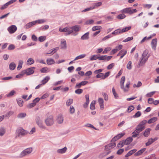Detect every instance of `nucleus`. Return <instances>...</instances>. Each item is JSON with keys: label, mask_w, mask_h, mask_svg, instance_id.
<instances>
[{"label": "nucleus", "mask_w": 159, "mask_h": 159, "mask_svg": "<svg viewBox=\"0 0 159 159\" xmlns=\"http://www.w3.org/2000/svg\"><path fill=\"white\" fill-rule=\"evenodd\" d=\"M17 28L15 25H12L8 28V30L10 34L14 33L17 30Z\"/></svg>", "instance_id": "obj_11"}, {"label": "nucleus", "mask_w": 159, "mask_h": 159, "mask_svg": "<svg viewBox=\"0 0 159 159\" xmlns=\"http://www.w3.org/2000/svg\"><path fill=\"white\" fill-rule=\"evenodd\" d=\"M125 144V142L124 140H123L120 141L117 145V147L121 148L124 146V145Z\"/></svg>", "instance_id": "obj_29"}, {"label": "nucleus", "mask_w": 159, "mask_h": 159, "mask_svg": "<svg viewBox=\"0 0 159 159\" xmlns=\"http://www.w3.org/2000/svg\"><path fill=\"white\" fill-rule=\"evenodd\" d=\"M32 151V149L31 148L26 149L21 152L18 157L19 158L23 157L30 153Z\"/></svg>", "instance_id": "obj_2"}, {"label": "nucleus", "mask_w": 159, "mask_h": 159, "mask_svg": "<svg viewBox=\"0 0 159 159\" xmlns=\"http://www.w3.org/2000/svg\"><path fill=\"white\" fill-rule=\"evenodd\" d=\"M137 11H123L122 12L125 13H128L131 14L132 13H135Z\"/></svg>", "instance_id": "obj_43"}, {"label": "nucleus", "mask_w": 159, "mask_h": 159, "mask_svg": "<svg viewBox=\"0 0 159 159\" xmlns=\"http://www.w3.org/2000/svg\"><path fill=\"white\" fill-rule=\"evenodd\" d=\"M71 28L73 30V34L74 36H76L78 34H76L75 32H78L80 31L81 29V26L79 25H75L71 27Z\"/></svg>", "instance_id": "obj_5"}, {"label": "nucleus", "mask_w": 159, "mask_h": 159, "mask_svg": "<svg viewBox=\"0 0 159 159\" xmlns=\"http://www.w3.org/2000/svg\"><path fill=\"white\" fill-rule=\"evenodd\" d=\"M73 99H70L67 100L66 102V105L67 106H70L73 103Z\"/></svg>", "instance_id": "obj_47"}, {"label": "nucleus", "mask_w": 159, "mask_h": 159, "mask_svg": "<svg viewBox=\"0 0 159 159\" xmlns=\"http://www.w3.org/2000/svg\"><path fill=\"white\" fill-rule=\"evenodd\" d=\"M88 83V82L86 81H82L80 83H78L75 86V88H80L81 86L84 85Z\"/></svg>", "instance_id": "obj_17"}, {"label": "nucleus", "mask_w": 159, "mask_h": 159, "mask_svg": "<svg viewBox=\"0 0 159 159\" xmlns=\"http://www.w3.org/2000/svg\"><path fill=\"white\" fill-rule=\"evenodd\" d=\"M48 70V68L47 67H44L40 71L42 73L47 72V71Z\"/></svg>", "instance_id": "obj_62"}, {"label": "nucleus", "mask_w": 159, "mask_h": 159, "mask_svg": "<svg viewBox=\"0 0 159 159\" xmlns=\"http://www.w3.org/2000/svg\"><path fill=\"white\" fill-rule=\"evenodd\" d=\"M16 66L14 62H12L9 64V69L11 70H13L15 68Z\"/></svg>", "instance_id": "obj_32"}, {"label": "nucleus", "mask_w": 159, "mask_h": 159, "mask_svg": "<svg viewBox=\"0 0 159 159\" xmlns=\"http://www.w3.org/2000/svg\"><path fill=\"white\" fill-rule=\"evenodd\" d=\"M45 21V20L43 19H40L34 21L35 22V24L36 23L42 24L44 23Z\"/></svg>", "instance_id": "obj_52"}, {"label": "nucleus", "mask_w": 159, "mask_h": 159, "mask_svg": "<svg viewBox=\"0 0 159 159\" xmlns=\"http://www.w3.org/2000/svg\"><path fill=\"white\" fill-rule=\"evenodd\" d=\"M16 101L20 107H21L23 106V101L20 98H18L16 99Z\"/></svg>", "instance_id": "obj_34"}, {"label": "nucleus", "mask_w": 159, "mask_h": 159, "mask_svg": "<svg viewBox=\"0 0 159 159\" xmlns=\"http://www.w3.org/2000/svg\"><path fill=\"white\" fill-rule=\"evenodd\" d=\"M155 93V91H153L146 94V96L147 97H151Z\"/></svg>", "instance_id": "obj_63"}, {"label": "nucleus", "mask_w": 159, "mask_h": 159, "mask_svg": "<svg viewBox=\"0 0 159 159\" xmlns=\"http://www.w3.org/2000/svg\"><path fill=\"white\" fill-rule=\"evenodd\" d=\"M46 39V36H40L39 38V40L40 42H43L45 41Z\"/></svg>", "instance_id": "obj_49"}, {"label": "nucleus", "mask_w": 159, "mask_h": 159, "mask_svg": "<svg viewBox=\"0 0 159 159\" xmlns=\"http://www.w3.org/2000/svg\"><path fill=\"white\" fill-rule=\"evenodd\" d=\"M104 74L103 73H100L99 74H97V75L96 76V77L97 78H101L102 79H103V77Z\"/></svg>", "instance_id": "obj_60"}, {"label": "nucleus", "mask_w": 159, "mask_h": 159, "mask_svg": "<svg viewBox=\"0 0 159 159\" xmlns=\"http://www.w3.org/2000/svg\"><path fill=\"white\" fill-rule=\"evenodd\" d=\"M101 5L102 2H101L96 3L93 4L92 6L90 7L86 8L84 10H91L92 9H95L96 7H99Z\"/></svg>", "instance_id": "obj_10"}, {"label": "nucleus", "mask_w": 159, "mask_h": 159, "mask_svg": "<svg viewBox=\"0 0 159 159\" xmlns=\"http://www.w3.org/2000/svg\"><path fill=\"white\" fill-rule=\"evenodd\" d=\"M112 56H107V55L99 56V60H104V61H108L110 60L112 57Z\"/></svg>", "instance_id": "obj_9"}, {"label": "nucleus", "mask_w": 159, "mask_h": 159, "mask_svg": "<svg viewBox=\"0 0 159 159\" xmlns=\"http://www.w3.org/2000/svg\"><path fill=\"white\" fill-rule=\"evenodd\" d=\"M148 52V51L147 50H145L143 51L141 57L148 59L149 56H147Z\"/></svg>", "instance_id": "obj_19"}, {"label": "nucleus", "mask_w": 159, "mask_h": 159, "mask_svg": "<svg viewBox=\"0 0 159 159\" xmlns=\"http://www.w3.org/2000/svg\"><path fill=\"white\" fill-rule=\"evenodd\" d=\"M141 113L140 111H137L134 115L133 116V118H137L141 116Z\"/></svg>", "instance_id": "obj_50"}, {"label": "nucleus", "mask_w": 159, "mask_h": 159, "mask_svg": "<svg viewBox=\"0 0 159 159\" xmlns=\"http://www.w3.org/2000/svg\"><path fill=\"white\" fill-rule=\"evenodd\" d=\"M36 121L37 124L40 128L43 129L45 128V127L43 125L42 120L38 116L36 117Z\"/></svg>", "instance_id": "obj_7"}, {"label": "nucleus", "mask_w": 159, "mask_h": 159, "mask_svg": "<svg viewBox=\"0 0 159 159\" xmlns=\"http://www.w3.org/2000/svg\"><path fill=\"white\" fill-rule=\"evenodd\" d=\"M86 56V55L85 54H82L76 57L74 59V61H76L79 59L83 58L85 57Z\"/></svg>", "instance_id": "obj_31"}, {"label": "nucleus", "mask_w": 159, "mask_h": 159, "mask_svg": "<svg viewBox=\"0 0 159 159\" xmlns=\"http://www.w3.org/2000/svg\"><path fill=\"white\" fill-rule=\"evenodd\" d=\"M35 69L34 67H32L25 70L27 75H29L33 74L34 73V70Z\"/></svg>", "instance_id": "obj_16"}, {"label": "nucleus", "mask_w": 159, "mask_h": 159, "mask_svg": "<svg viewBox=\"0 0 159 159\" xmlns=\"http://www.w3.org/2000/svg\"><path fill=\"white\" fill-rule=\"evenodd\" d=\"M127 50L125 49L121 50L117 55V56H120V59H122L124 56L126 54Z\"/></svg>", "instance_id": "obj_15"}, {"label": "nucleus", "mask_w": 159, "mask_h": 159, "mask_svg": "<svg viewBox=\"0 0 159 159\" xmlns=\"http://www.w3.org/2000/svg\"><path fill=\"white\" fill-rule=\"evenodd\" d=\"M75 109L73 106H70V112L71 114H73L75 113Z\"/></svg>", "instance_id": "obj_54"}, {"label": "nucleus", "mask_w": 159, "mask_h": 159, "mask_svg": "<svg viewBox=\"0 0 159 159\" xmlns=\"http://www.w3.org/2000/svg\"><path fill=\"white\" fill-rule=\"evenodd\" d=\"M146 150L145 148H143L138 151L134 154L135 156H138L141 155Z\"/></svg>", "instance_id": "obj_18"}, {"label": "nucleus", "mask_w": 159, "mask_h": 159, "mask_svg": "<svg viewBox=\"0 0 159 159\" xmlns=\"http://www.w3.org/2000/svg\"><path fill=\"white\" fill-rule=\"evenodd\" d=\"M99 55H93L91 57H90V60L91 61H93L97 60V59H99Z\"/></svg>", "instance_id": "obj_35"}, {"label": "nucleus", "mask_w": 159, "mask_h": 159, "mask_svg": "<svg viewBox=\"0 0 159 159\" xmlns=\"http://www.w3.org/2000/svg\"><path fill=\"white\" fill-rule=\"evenodd\" d=\"M67 150V148L66 147H65L64 148L58 149L57 150V152L59 153L62 154L65 153Z\"/></svg>", "instance_id": "obj_27"}, {"label": "nucleus", "mask_w": 159, "mask_h": 159, "mask_svg": "<svg viewBox=\"0 0 159 159\" xmlns=\"http://www.w3.org/2000/svg\"><path fill=\"white\" fill-rule=\"evenodd\" d=\"M157 39L156 38L153 39L152 41L151 45L152 49L155 50L157 45Z\"/></svg>", "instance_id": "obj_14"}, {"label": "nucleus", "mask_w": 159, "mask_h": 159, "mask_svg": "<svg viewBox=\"0 0 159 159\" xmlns=\"http://www.w3.org/2000/svg\"><path fill=\"white\" fill-rule=\"evenodd\" d=\"M157 120V117H154L149 119L148 120V124H151L154 122H155Z\"/></svg>", "instance_id": "obj_33"}, {"label": "nucleus", "mask_w": 159, "mask_h": 159, "mask_svg": "<svg viewBox=\"0 0 159 159\" xmlns=\"http://www.w3.org/2000/svg\"><path fill=\"white\" fill-rule=\"evenodd\" d=\"M101 28V27L100 26H94L92 28V30L94 31L96 30H100Z\"/></svg>", "instance_id": "obj_51"}, {"label": "nucleus", "mask_w": 159, "mask_h": 159, "mask_svg": "<svg viewBox=\"0 0 159 159\" xmlns=\"http://www.w3.org/2000/svg\"><path fill=\"white\" fill-rule=\"evenodd\" d=\"M126 16L123 13L117 16V18L119 19H122L124 18Z\"/></svg>", "instance_id": "obj_55"}, {"label": "nucleus", "mask_w": 159, "mask_h": 159, "mask_svg": "<svg viewBox=\"0 0 159 159\" xmlns=\"http://www.w3.org/2000/svg\"><path fill=\"white\" fill-rule=\"evenodd\" d=\"M67 33H66V35H68L71 33H73V30L71 28V27H67Z\"/></svg>", "instance_id": "obj_36"}, {"label": "nucleus", "mask_w": 159, "mask_h": 159, "mask_svg": "<svg viewBox=\"0 0 159 159\" xmlns=\"http://www.w3.org/2000/svg\"><path fill=\"white\" fill-rule=\"evenodd\" d=\"M134 107L133 106H129L128 108V112H130L134 110Z\"/></svg>", "instance_id": "obj_61"}, {"label": "nucleus", "mask_w": 159, "mask_h": 159, "mask_svg": "<svg viewBox=\"0 0 159 159\" xmlns=\"http://www.w3.org/2000/svg\"><path fill=\"white\" fill-rule=\"evenodd\" d=\"M46 62L47 64L49 65L53 64L55 62L54 60L51 58L47 59L46 60Z\"/></svg>", "instance_id": "obj_21"}, {"label": "nucleus", "mask_w": 159, "mask_h": 159, "mask_svg": "<svg viewBox=\"0 0 159 159\" xmlns=\"http://www.w3.org/2000/svg\"><path fill=\"white\" fill-rule=\"evenodd\" d=\"M46 125L48 126H50L52 125L54 123V120L52 116H50L47 118L45 121Z\"/></svg>", "instance_id": "obj_4"}, {"label": "nucleus", "mask_w": 159, "mask_h": 159, "mask_svg": "<svg viewBox=\"0 0 159 159\" xmlns=\"http://www.w3.org/2000/svg\"><path fill=\"white\" fill-rule=\"evenodd\" d=\"M57 121L59 124H61L63 122V118L61 115L60 114L58 115Z\"/></svg>", "instance_id": "obj_22"}, {"label": "nucleus", "mask_w": 159, "mask_h": 159, "mask_svg": "<svg viewBox=\"0 0 159 159\" xmlns=\"http://www.w3.org/2000/svg\"><path fill=\"white\" fill-rule=\"evenodd\" d=\"M94 22V20H88L86 21L84 24L86 25H91L92 24H93V23Z\"/></svg>", "instance_id": "obj_46"}, {"label": "nucleus", "mask_w": 159, "mask_h": 159, "mask_svg": "<svg viewBox=\"0 0 159 159\" xmlns=\"http://www.w3.org/2000/svg\"><path fill=\"white\" fill-rule=\"evenodd\" d=\"M147 121L146 120H143L141 121L139 124V125H140L141 127H143L144 128V129L145 128V127L144 126V125L147 123Z\"/></svg>", "instance_id": "obj_45"}, {"label": "nucleus", "mask_w": 159, "mask_h": 159, "mask_svg": "<svg viewBox=\"0 0 159 159\" xmlns=\"http://www.w3.org/2000/svg\"><path fill=\"white\" fill-rule=\"evenodd\" d=\"M83 90L82 89H77L75 91V93L80 94L82 93Z\"/></svg>", "instance_id": "obj_56"}, {"label": "nucleus", "mask_w": 159, "mask_h": 159, "mask_svg": "<svg viewBox=\"0 0 159 159\" xmlns=\"http://www.w3.org/2000/svg\"><path fill=\"white\" fill-rule=\"evenodd\" d=\"M125 80V77L124 76L122 77L120 81V86L121 88L123 90L124 92L128 91V89H125L124 87V83Z\"/></svg>", "instance_id": "obj_8"}, {"label": "nucleus", "mask_w": 159, "mask_h": 159, "mask_svg": "<svg viewBox=\"0 0 159 159\" xmlns=\"http://www.w3.org/2000/svg\"><path fill=\"white\" fill-rule=\"evenodd\" d=\"M35 25V22L34 21L31 22L26 25L25 26V27L26 29H28Z\"/></svg>", "instance_id": "obj_20"}, {"label": "nucleus", "mask_w": 159, "mask_h": 159, "mask_svg": "<svg viewBox=\"0 0 159 159\" xmlns=\"http://www.w3.org/2000/svg\"><path fill=\"white\" fill-rule=\"evenodd\" d=\"M147 60L148 59L141 57L139 62V67L143 66Z\"/></svg>", "instance_id": "obj_13"}, {"label": "nucleus", "mask_w": 159, "mask_h": 159, "mask_svg": "<svg viewBox=\"0 0 159 159\" xmlns=\"http://www.w3.org/2000/svg\"><path fill=\"white\" fill-rule=\"evenodd\" d=\"M133 138L131 137H129L127 138L125 140H124L125 142V145H128L132 141Z\"/></svg>", "instance_id": "obj_28"}, {"label": "nucleus", "mask_w": 159, "mask_h": 159, "mask_svg": "<svg viewBox=\"0 0 159 159\" xmlns=\"http://www.w3.org/2000/svg\"><path fill=\"white\" fill-rule=\"evenodd\" d=\"M16 92L15 91L12 90L9 93L6 95V96L7 97H10L14 95Z\"/></svg>", "instance_id": "obj_38"}, {"label": "nucleus", "mask_w": 159, "mask_h": 159, "mask_svg": "<svg viewBox=\"0 0 159 159\" xmlns=\"http://www.w3.org/2000/svg\"><path fill=\"white\" fill-rule=\"evenodd\" d=\"M61 46L62 49L66 48V40L63 39L61 40Z\"/></svg>", "instance_id": "obj_26"}, {"label": "nucleus", "mask_w": 159, "mask_h": 159, "mask_svg": "<svg viewBox=\"0 0 159 159\" xmlns=\"http://www.w3.org/2000/svg\"><path fill=\"white\" fill-rule=\"evenodd\" d=\"M120 33H121V32L120 31V29H117L115 31H114V32H113L112 34L114 35H117Z\"/></svg>", "instance_id": "obj_48"}, {"label": "nucleus", "mask_w": 159, "mask_h": 159, "mask_svg": "<svg viewBox=\"0 0 159 159\" xmlns=\"http://www.w3.org/2000/svg\"><path fill=\"white\" fill-rule=\"evenodd\" d=\"M50 79V77L47 76L45 77L42 80V82L43 84H44L47 83Z\"/></svg>", "instance_id": "obj_37"}, {"label": "nucleus", "mask_w": 159, "mask_h": 159, "mask_svg": "<svg viewBox=\"0 0 159 159\" xmlns=\"http://www.w3.org/2000/svg\"><path fill=\"white\" fill-rule=\"evenodd\" d=\"M153 143V139L152 138H150L148 139V142L146 143L145 145L146 146H148Z\"/></svg>", "instance_id": "obj_41"}, {"label": "nucleus", "mask_w": 159, "mask_h": 159, "mask_svg": "<svg viewBox=\"0 0 159 159\" xmlns=\"http://www.w3.org/2000/svg\"><path fill=\"white\" fill-rule=\"evenodd\" d=\"M144 128L141 127L139 125H138L136 127V129L133 132L132 137H136L139 133L144 129Z\"/></svg>", "instance_id": "obj_3"}, {"label": "nucleus", "mask_w": 159, "mask_h": 159, "mask_svg": "<svg viewBox=\"0 0 159 159\" xmlns=\"http://www.w3.org/2000/svg\"><path fill=\"white\" fill-rule=\"evenodd\" d=\"M137 151V150L136 149H134L131 150L125 155V157H128L135 153Z\"/></svg>", "instance_id": "obj_24"}, {"label": "nucleus", "mask_w": 159, "mask_h": 159, "mask_svg": "<svg viewBox=\"0 0 159 159\" xmlns=\"http://www.w3.org/2000/svg\"><path fill=\"white\" fill-rule=\"evenodd\" d=\"M102 94L104 97V99L106 101H107L108 100V96L107 94L104 93H102Z\"/></svg>", "instance_id": "obj_58"}, {"label": "nucleus", "mask_w": 159, "mask_h": 159, "mask_svg": "<svg viewBox=\"0 0 159 159\" xmlns=\"http://www.w3.org/2000/svg\"><path fill=\"white\" fill-rule=\"evenodd\" d=\"M112 91L115 98L116 99H118L119 98L118 95L116 93L115 89L114 87L112 88Z\"/></svg>", "instance_id": "obj_42"}, {"label": "nucleus", "mask_w": 159, "mask_h": 159, "mask_svg": "<svg viewBox=\"0 0 159 159\" xmlns=\"http://www.w3.org/2000/svg\"><path fill=\"white\" fill-rule=\"evenodd\" d=\"M95 101H93L91 103L90 105V109L91 110H93L95 109Z\"/></svg>", "instance_id": "obj_39"}, {"label": "nucleus", "mask_w": 159, "mask_h": 159, "mask_svg": "<svg viewBox=\"0 0 159 159\" xmlns=\"http://www.w3.org/2000/svg\"><path fill=\"white\" fill-rule=\"evenodd\" d=\"M27 134V131L22 128H20L16 131V138L20 137L23 136Z\"/></svg>", "instance_id": "obj_1"}, {"label": "nucleus", "mask_w": 159, "mask_h": 159, "mask_svg": "<svg viewBox=\"0 0 159 159\" xmlns=\"http://www.w3.org/2000/svg\"><path fill=\"white\" fill-rule=\"evenodd\" d=\"M89 32H88L83 35L81 37V39L82 40H87L89 39Z\"/></svg>", "instance_id": "obj_23"}, {"label": "nucleus", "mask_w": 159, "mask_h": 159, "mask_svg": "<svg viewBox=\"0 0 159 159\" xmlns=\"http://www.w3.org/2000/svg\"><path fill=\"white\" fill-rule=\"evenodd\" d=\"M35 103H34L33 102L32 103L28 104L27 106V107L29 108H31L35 106Z\"/></svg>", "instance_id": "obj_53"}, {"label": "nucleus", "mask_w": 159, "mask_h": 159, "mask_svg": "<svg viewBox=\"0 0 159 159\" xmlns=\"http://www.w3.org/2000/svg\"><path fill=\"white\" fill-rule=\"evenodd\" d=\"M26 116V114L25 113H21L18 115V117L19 118H23L25 117Z\"/></svg>", "instance_id": "obj_57"}, {"label": "nucleus", "mask_w": 159, "mask_h": 159, "mask_svg": "<svg viewBox=\"0 0 159 159\" xmlns=\"http://www.w3.org/2000/svg\"><path fill=\"white\" fill-rule=\"evenodd\" d=\"M17 0H11L4 5L0 6V9L3 10L6 8L9 5L15 2Z\"/></svg>", "instance_id": "obj_6"}, {"label": "nucleus", "mask_w": 159, "mask_h": 159, "mask_svg": "<svg viewBox=\"0 0 159 159\" xmlns=\"http://www.w3.org/2000/svg\"><path fill=\"white\" fill-rule=\"evenodd\" d=\"M131 28V26H129L123 28L122 30H120L121 33H122L128 31Z\"/></svg>", "instance_id": "obj_44"}, {"label": "nucleus", "mask_w": 159, "mask_h": 159, "mask_svg": "<svg viewBox=\"0 0 159 159\" xmlns=\"http://www.w3.org/2000/svg\"><path fill=\"white\" fill-rule=\"evenodd\" d=\"M6 132V130L4 128H0V136H3Z\"/></svg>", "instance_id": "obj_40"}, {"label": "nucleus", "mask_w": 159, "mask_h": 159, "mask_svg": "<svg viewBox=\"0 0 159 159\" xmlns=\"http://www.w3.org/2000/svg\"><path fill=\"white\" fill-rule=\"evenodd\" d=\"M34 61L33 59L31 58H29L27 61V64L28 65H30L34 63Z\"/></svg>", "instance_id": "obj_30"}, {"label": "nucleus", "mask_w": 159, "mask_h": 159, "mask_svg": "<svg viewBox=\"0 0 159 159\" xmlns=\"http://www.w3.org/2000/svg\"><path fill=\"white\" fill-rule=\"evenodd\" d=\"M132 62L131 61H129L127 65V68L129 70H130L132 68L131 66Z\"/></svg>", "instance_id": "obj_59"}, {"label": "nucleus", "mask_w": 159, "mask_h": 159, "mask_svg": "<svg viewBox=\"0 0 159 159\" xmlns=\"http://www.w3.org/2000/svg\"><path fill=\"white\" fill-rule=\"evenodd\" d=\"M115 143H109L105 146V149L106 151H108L116 146Z\"/></svg>", "instance_id": "obj_12"}, {"label": "nucleus", "mask_w": 159, "mask_h": 159, "mask_svg": "<svg viewBox=\"0 0 159 159\" xmlns=\"http://www.w3.org/2000/svg\"><path fill=\"white\" fill-rule=\"evenodd\" d=\"M151 130V129L150 128L146 129L143 133V135L146 137H148L150 134Z\"/></svg>", "instance_id": "obj_25"}, {"label": "nucleus", "mask_w": 159, "mask_h": 159, "mask_svg": "<svg viewBox=\"0 0 159 159\" xmlns=\"http://www.w3.org/2000/svg\"><path fill=\"white\" fill-rule=\"evenodd\" d=\"M124 151V149L121 148L118 150L116 154L118 155H120Z\"/></svg>", "instance_id": "obj_64"}]
</instances>
